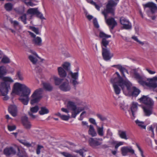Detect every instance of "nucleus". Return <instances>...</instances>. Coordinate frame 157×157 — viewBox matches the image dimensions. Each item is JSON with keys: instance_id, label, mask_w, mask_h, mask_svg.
Segmentation results:
<instances>
[{"instance_id": "obj_64", "label": "nucleus", "mask_w": 157, "mask_h": 157, "mask_svg": "<svg viewBox=\"0 0 157 157\" xmlns=\"http://www.w3.org/2000/svg\"><path fill=\"white\" fill-rule=\"evenodd\" d=\"M25 4L27 5H29L31 6H33L34 5L33 3L31 2L30 1L28 2H26V1H24Z\"/></svg>"}, {"instance_id": "obj_55", "label": "nucleus", "mask_w": 157, "mask_h": 157, "mask_svg": "<svg viewBox=\"0 0 157 157\" xmlns=\"http://www.w3.org/2000/svg\"><path fill=\"white\" fill-rule=\"evenodd\" d=\"M93 24L94 26L96 28H98L99 27V25L97 19L96 18H94L93 20Z\"/></svg>"}, {"instance_id": "obj_42", "label": "nucleus", "mask_w": 157, "mask_h": 157, "mask_svg": "<svg viewBox=\"0 0 157 157\" xmlns=\"http://www.w3.org/2000/svg\"><path fill=\"white\" fill-rule=\"evenodd\" d=\"M29 28L36 34H40V33L39 29L38 28H36L33 26H30Z\"/></svg>"}, {"instance_id": "obj_50", "label": "nucleus", "mask_w": 157, "mask_h": 157, "mask_svg": "<svg viewBox=\"0 0 157 157\" xmlns=\"http://www.w3.org/2000/svg\"><path fill=\"white\" fill-rule=\"evenodd\" d=\"M16 11L18 13L20 14H22L24 12V10L23 8L22 7L16 10Z\"/></svg>"}, {"instance_id": "obj_21", "label": "nucleus", "mask_w": 157, "mask_h": 157, "mask_svg": "<svg viewBox=\"0 0 157 157\" xmlns=\"http://www.w3.org/2000/svg\"><path fill=\"white\" fill-rule=\"evenodd\" d=\"M146 7L150 8L151 13L153 14L157 10V6L156 4L153 2H149L146 4L145 5Z\"/></svg>"}, {"instance_id": "obj_11", "label": "nucleus", "mask_w": 157, "mask_h": 157, "mask_svg": "<svg viewBox=\"0 0 157 157\" xmlns=\"http://www.w3.org/2000/svg\"><path fill=\"white\" fill-rule=\"evenodd\" d=\"M69 75L71 77V79L70 80V83L72 84L74 86L79 83V82L77 81L78 77V72L73 73L70 71Z\"/></svg>"}, {"instance_id": "obj_57", "label": "nucleus", "mask_w": 157, "mask_h": 157, "mask_svg": "<svg viewBox=\"0 0 157 157\" xmlns=\"http://www.w3.org/2000/svg\"><path fill=\"white\" fill-rule=\"evenodd\" d=\"M124 142H119L118 143H117L116 144H115L116 145L115 146V149L117 150L118 147L121 145H123L124 144Z\"/></svg>"}, {"instance_id": "obj_27", "label": "nucleus", "mask_w": 157, "mask_h": 157, "mask_svg": "<svg viewBox=\"0 0 157 157\" xmlns=\"http://www.w3.org/2000/svg\"><path fill=\"white\" fill-rule=\"evenodd\" d=\"M37 58H40V57H37L35 56L30 55L29 56L28 59L33 64H36L38 61Z\"/></svg>"}, {"instance_id": "obj_20", "label": "nucleus", "mask_w": 157, "mask_h": 157, "mask_svg": "<svg viewBox=\"0 0 157 157\" xmlns=\"http://www.w3.org/2000/svg\"><path fill=\"white\" fill-rule=\"evenodd\" d=\"M116 74L117 75V77L114 78H112L110 79V82H118L120 84L122 85V82H125L127 79L124 80L123 78L120 76L119 73L117 72H116Z\"/></svg>"}, {"instance_id": "obj_3", "label": "nucleus", "mask_w": 157, "mask_h": 157, "mask_svg": "<svg viewBox=\"0 0 157 157\" xmlns=\"http://www.w3.org/2000/svg\"><path fill=\"white\" fill-rule=\"evenodd\" d=\"M133 74L135 78L138 80V82L140 85L154 88L157 87V84L155 82L157 81V77L147 78L144 76L140 75L136 69L133 70Z\"/></svg>"}, {"instance_id": "obj_36", "label": "nucleus", "mask_w": 157, "mask_h": 157, "mask_svg": "<svg viewBox=\"0 0 157 157\" xmlns=\"http://www.w3.org/2000/svg\"><path fill=\"white\" fill-rule=\"evenodd\" d=\"M1 62L4 64L8 63L10 62V60L8 57L4 56L2 58Z\"/></svg>"}, {"instance_id": "obj_14", "label": "nucleus", "mask_w": 157, "mask_h": 157, "mask_svg": "<svg viewBox=\"0 0 157 157\" xmlns=\"http://www.w3.org/2000/svg\"><path fill=\"white\" fill-rule=\"evenodd\" d=\"M121 151L123 156L127 155L128 153H129L132 155L135 154L134 150L131 146L123 147L121 149Z\"/></svg>"}, {"instance_id": "obj_15", "label": "nucleus", "mask_w": 157, "mask_h": 157, "mask_svg": "<svg viewBox=\"0 0 157 157\" xmlns=\"http://www.w3.org/2000/svg\"><path fill=\"white\" fill-rule=\"evenodd\" d=\"M21 121L23 125L26 129H30L32 125L30 122L29 121L27 116H22L21 117Z\"/></svg>"}, {"instance_id": "obj_6", "label": "nucleus", "mask_w": 157, "mask_h": 157, "mask_svg": "<svg viewBox=\"0 0 157 157\" xmlns=\"http://www.w3.org/2000/svg\"><path fill=\"white\" fill-rule=\"evenodd\" d=\"M109 41L105 38H102L101 43L102 48V55L103 58L105 61L110 60L113 56V54L110 53V50L107 48Z\"/></svg>"}, {"instance_id": "obj_5", "label": "nucleus", "mask_w": 157, "mask_h": 157, "mask_svg": "<svg viewBox=\"0 0 157 157\" xmlns=\"http://www.w3.org/2000/svg\"><path fill=\"white\" fill-rule=\"evenodd\" d=\"M4 82L0 84V96H5L7 95L9 91L11 90L10 82L13 80L10 77H5L3 78Z\"/></svg>"}, {"instance_id": "obj_29", "label": "nucleus", "mask_w": 157, "mask_h": 157, "mask_svg": "<svg viewBox=\"0 0 157 157\" xmlns=\"http://www.w3.org/2000/svg\"><path fill=\"white\" fill-rule=\"evenodd\" d=\"M113 67H115L117 69H119L121 73L123 75L124 77H125V75L124 74V72L125 70V68L124 67H123L122 66L120 65H114L113 66Z\"/></svg>"}, {"instance_id": "obj_38", "label": "nucleus", "mask_w": 157, "mask_h": 157, "mask_svg": "<svg viewBox=\"0 0 157 157\" xmlns=\"http://www.w3.org/2000/svg\"><path fill=\"white\" fill-rule=\"evenodd\" d=\"M37 10V8H30L28 10L27 13L31 15L36 14Z\"/></svg>"}, {"instance_id": "obj_48", "label": "nucleus", "mask_w": 157, "mask_h": 157, "mask_svg": "<svg viewBox=\"0 0 157 157\" xmlns=\"http://www.w3.org/2000/svg\"><path fill=\"white\" fill-rule=\"evenodd\" d=\"M20 142L22 144H24V145L28 147H30L31 146V144H30L28 142L25 140H21L20 141Z\"/></svg>"}, {"instance_id": "obj_62", "label": "nucleus", "mask_w": 157, "mask_h": 157, "mask_svg": "<svg viewBox=\"0 0 157 157\" xmlns=\"http://www.w3.org/2000/svg\"><path fill=\"white\" fill-rule=\"evenodd\" d=\"M107 135L112 136L113 135L112 132L110 131L109 129H108L107 131Z\"/></svg>"}, {"instance_id": "obj_22", "label": "nucleus", "mask_w": 157, "mask_h": 157, "mask_svg": "<svg viewBox=\"0 0 157 157\" xmlns=\"http://www.w3.org/2000/svg\"><path fill=\"white\" fill-rule=\"evenodd\" d=\"M39 110V107L38 106H35L34 107L31 108L30 109V111L28 112V114L29 116L33 119L36 118L35 115L33 114V113H36Z\"/></svg>"}, {"instance_id": "obj_49", "label": "nucleus", "mask_w": 157, "mask_h": 157, "mask_svg": "<svg viewBox=\"0 0 157 157\" xmlns=\"http://www.w3.org/2000/svg\"><path fill=\"white\" fill-rule=\"evenodd\" d=\"M96 116L101 121H104L106 119V118L105 117L100 114H97Z\"/></svg>"}, {"instance_id": "obj_18", "label": "nucleus", "mask_w": 157, "mask_h": 157, "mask_svg": "<svg viewBox=\"0 0 157 157\" xmlns=\"http://www.w3.org/2000/svg\"><path fill=\"white\" fill-rule=\"evenodd\" d=\"M59 88L61 90L64 91H69L71 89V87L68 80L63 82L60 85Z\"/></svg>"}, {"instance_id": "obj_30", "label": "nucleus", "mask_w": 157, "mask_h": 157, "mask_svg": "<svg viewBox=\"0 0 157 157\" xmlns=\"http://www.w3.org/2000/svg\"><path fill=\"white\" fill-rule=\"evenodd\" d=\"M49 112V110L45 107H42L40 108V110L39 111V113L40 115H43L48 113Z\"/></svg>"}, {"instance_id": "obj_12", "label": "nucleus", "mask_w": 157, "mask_h": 157, "mask_svg": "<svg viewBox=\"0 0 157 157\" xmlns=\"http://www.w3.org/2000/svg\"><path fill=\"white\" fill-rule=\"evenodd\" d=\"M121 24L123 25V28L126 29H130L132 26L131 23L126 18L121 17L120 19Z\"/></svg>"}, {"instance_id": "obj_24", "label": "nucleus", "mask_w": 157, "mask_h": 157, "mask_svg": "<svg viewBox=\"0 0 157 157\" xmlns=\"http://www.w3.org/2000/svg\"><path fill=\"white\" fill-rule=\"evenodd\" d=\"M96 127L97 132L98 135L101 137L103 136L104 134L103 124H102L101 127L98 125Z\"/></svg>"}, {"instance_id": "obj_10", "label": "nucleus", "mask_w": 157, "mask_h": 157, "mask_svg": "<svg viewBox=\"0 0 157 157\" xmlns=\"http://www.w3.org/2000/svg\"><path fill=\"white\" fill-rule=\"evenodd\" d=\"M30 35L33 38L32 40V43L34 45L41 46L42 45V39L39 36H36V35L33 33L28 31Z\"/></svg>"}, {"instance_id": "obj_28", "label": "nucleus", "mask_w": 157, "mask_h": 157, "mask_svg": "<svg viewBox=\"0 0 157 157\" xmlns=\"http://www.w3.org/2000/svg\"><path fill=\"white\" fill-rule=\"evenodd\" d=\"M118 134L119 136L122 139L125 140H127L128 139V138L127 136L126 132V131L119 130L118 131Z\"/></svg>"}, {"instance_id": "obj_32", "label": "nucleus", "mask_w": 157, "mask_h": 157, "mask_svg": "<svg viewBox=\"0 0 157 157\" xmlns=\"http://www.w3.org/2000/svg\"><path fill=\"white\" fill-rule=\"evenodd\" d=\"M22 73L20 71H18L17 72L16 75V77L18 80L23 81L24 80V78L23 76Z\"/></svg>"}, {"instance_id": "obj_40", "label": "nucleus", "mask_w": 157, "mask_h": 157, "mask_svg": "<svg viewBox=\"0 0 157 157\" xmlns=\"http://www.w3.org/2000/svg\"><path fill=\"white\" fill-rule=\"evenodd\" d=\"M133 90L132 92V95L133 96L136 97L139 94L140 91L136 87H134Z\"/></svg>"}, {"instance_id": "obj_43", "label": "nucleus", "mask_w": 157, "mask_h": 157, "mask_svg": "<svg viewBox=\"0 0 157 157\" xmlns=\"http://www.w3.org/2000/svg\"><path fill=\"white\" fill-rule=\"evenodd\" d=\"M99 36L101 38H110L111 36L110 35H108L106 34L103 32H100L99 34Z\"/></svg>"}, {"instance_id": "obj_51", "label": "nucleus", "mask_w": 157, "mask_h": 157, "mask_svg": "<svg viewBox=\"0 0 157 157\" xmlns=\"http://www.w3.org/2000/svg\"><path fill=\"white\" fill-rule=\"evenodd\" d=\"M10 21L11 23L13 24L14 27L18 26L19 25V23L16 21H13L12 20H10Z\"/></svg>"}, {"instance_id": "obj_47", "label": "nucleus", "mask_w": 157, "mask_h": 157, "mask_svg": "<svg viewBox=\"0 0 157 157\" xmlns=\"http://www.w3.org/2000/svg\"><path fill=\"white\" fill-rule=\"evenodd\" d=\"M93 3L92 5H94L95 6V8L98 10L99 11L100 10V8L101 7V4H97V3L94 2H92Z\"/></svg>"}, {"instance_id": "obj_56", "label": "nucleus", "mask_w": 157, "mask_h": 157, "mask_svg": "<svg viewBox=\"0 0 157 157\" xmlns=\"http://www.w3.org/2000/svg\"><path fill=\"white\" fill-rule=\"evenodd\" d=\"M60 118L63 120L68 121L70 118V116L65 115H63L60 116Z\"/></svg>"}, {"instance_id": "obj_7", "label": "nucleus", "mask_w": 157, "mask_h": 157, "mask_svg": "<svg viewBox=\"0 0 157 157\" xmlns=\"http://www.w3.org/2000/svg\"><path fill=\"white\" fill-rule=\"evenodd\" d=\"M67 107L68 109L71 111V117L73 118H75L76 116L81 111L88 109V108L86 106L77 107L75 103L71 101H68Z\"/></svg>"}, {"instance_id": "obj_2", "label": "nucleus", "mask_w": 157, "mask_h": 157, "mask_svg": "<svg viewBox=\"0 0 157 157\" xmlns=\"http://www.w3.org/2000/svg\"><path fill=\"white\" fill-rule=\"evenodd\" d=\"M117 3L113 0H110L106 5V9L102 11L101 13L105 17V22L109 26L111 30L113 29L117 25V23L113 17L107 18L108 14L110 13L112 15L114 14L115 7L116 6Z\"/></svg>"}, {"instance_id": "obj_34", "label": "nucleus", "mask_w": 157, "mask_h": 157, "mask_svg": "<svg viewBox=\"0 0 157 157\" xmlns=\"http://www.w3.org/2000/svg\"><path fill=\"white\" fill-rule=\"evenodd\" d=\"M54 79L55 84L56 85H59L64 80L63 78H59L55 76L54 77Z\"/></svg>"}, {"instance_id": "obj_19", "label": "nucleus", "mask_w": 157, "mask_h": 157, "mask_svg": "<svg viewBox=\"0 0 157 157\" xmlns=\"http://www.w3.org/2000/svg\"><path fill=\"white\" fill-rule=\"evenodd\" d=\"M4 153L6 156L14 155L16 153V150L13 147H10L5 148L4 150Z\"/></svg>"}, {"instance_id": "obj_58", "label": "nucleus", "mask_w": 157, "mask_h": 157, "mask_svg": "<svg viewBox=\"0 0 157 157\" xmlns=\"http://www.w3.org/2000/svg\"><path fill=\"white\" fill-rule=\"evenodd\" d=\"M89 121L92 124H94L96 126L97 125L95 120L93 118H90L89 119Z\"/></svg>"}, {"instance_id": "obj_45", "label": "nucleus", "mask_w": 157, "mask_h": 157, "mask_svg": "<svg viewBox=\"0 0 157 157\" xmlns=\"http://www.w3.org/2000/svg\"><path fill=\"white\" fill-rule=\"evenodd\" d=\"M20 18L25 24H26V14H24L20 17Z\"/></svg>"}, {"instance_id": "obj_26", "label": "nucleus", "mask_w": 157, "mask_h": 157, "mask_svg": "<svg viewBox=\"0 0 157 157\" xmlns=\"http://www.w3.org/2000/svg\"><path fill=\"white\" fill-rule=\"evenodd\" d=\"M89 127V128L88 130L89 134L93 137L96 136L97 135V134L93 125H90Z\"/></svg>"}, {"instance_id": "obj_52", "label": "nucleus", "mask_w": 157, "mask_h": 157, "mask_svg": "<svg viewBox=\"0 0 157 157\" xmlns=\"http://www.w3.org/2000/svg\"><path fill=\"white\" fill-rule=\"evenodd\" d=\"M37 16L40 18L41 19H44L45 18L43 16V15L41 13L39 12L38 10L37 11V12L36 13V14Z\"/></svg>"}, {"instance_id": "obj_17", "label": "nucleus", "mask_w": 157, "mask_h": 157, "mask_svg": "<svg viewBox=\"0 0 157 157\" xmlns=\"http://www.w3.org/2000/svg\"><path fill=\"white\" fill-rule=\"evenodd\" d=\"M9 113L13 117L17 116V109L16 105L13 104L10 105L8 108Z\"/></svg>"}, {"instance_id": "obj_37", "label": "nucleus", "mask_w": 157, "mask_h": 157, "mask_svg": "<svg viewBox=\"0 0 157 157\" xmlns=\"http://www.w3.org/2000/svg\"><path fill=\"white\" fill-rule=\"evenodd\" d=\"M62 66L65 70L68 71L70 69V63L68 62H64L62 65Z\"/></svg>"}, {"instance_id": "obj_13", "label": "nucleus", "mask_w": 157, "mask_h": 157, "mask_svg": "<svg viewBox=\"0 0 157 157\" xmlns=\"http://www.w3.org/2000/svg\"><path fill=\"white\" fill-rule=\"evenodd\" d=\"M139 100L141 102L146 105L148 106L154 105V101L148 96L143 95Z\"/></svg>"}, {"instance_id": "obj_44", "label": "nucleus", "mask_w": 157, "mask_h": 157, "mask_svg": "<svg viewBox=\"0 0 157 157\" xmlns=\"http://www.w3.org/2000/svg\"><path fill=\"white\" fill-rule=\"evenodd\" d=\"M61 154L65 157H77L75 155H72L69 153L66 152H61Z\"/></svg>"}, {"instance_id": "obj_39", "label": "nucleus", "mask_w": 157, "mask_h": 157, "mask_svg": "<svg viewBox=\"0 0 157 157\" xmlns=\"http://www.w3.org/2000/svg\"><path fill=\"white\" fill-rule=\"evenodd\" d=\"M17 149L18 152L17 153V155L18 157H25L26 156L25 152L23 150H20L19 148L18 147Z\"/></svg>"}, {"instance_id": "obj_23", "label": "nucleus", "mask_w": 157, "mask_h": 157, "mask_svg": "<svg viewBox=\"0 0 157 157\" xmlns=\"http://www.w3.org/2000/svg\"><path fill=\"white\" fill-rule=\"evenodd\" d=\"M137 104L136 103H133L131 107V110L132 113V116L131 118L134 119L135 117V112L137 111Z\"/></svg>"}, {"instance_id": "obj_4", "label": "nucleus", "mask_w": 157, "mask_h": 157, "mask_svg": "<svg viewBox=\"0 0 157 157\" xmlns=\"http://www.w3.org/2000/svg\"><path fill=\"white\" fill-rule=\"evenodd\" d=\"M111 82L113 84L114 91L116 94L119 95L120 93L121 89L120 87H121L124 93H131L132 84L128 80H126V81L123 82L122 85L120 84L118 82Z\"/></svg>"}, {"instance_id": "obj_9", "label": "nucleus", "mask_w": 157, "mask_h": 157, "mask_svg": "<svg viewBox=\"0 0 157 157\" xmlns=\"http://www.w3.org/2000/svg\"><path fill=\"white\" fill-rule=\"evenodd\" d=\"M103 139L101 138H90L88 140L89 145L93 148H96L102 144Z\"/></svg>"}, {"instance_id": "obj_41", "label": "nucleus", "mask_w": 157, "mask_h": 157, "mask_svg": "<svg viewBox=\"0 0 157 157\" xmlns=\"http://www.w3.org/2000/svg\"><path fill=\"white\" fill-rule=\"evenodd\" d=\"M6 73V69H4L2 67H0V78H2Z\"/></svg>"}, {"instance_id": "obj_53", "label": "nucleus", "mask_w": 157, "mask_h": 157, "mask_svg": "<svg viewBox=\"0 0 157 157\" xmlns=\"http://www.w3.org/2000/svg\"><path fill=\"white\" fill-rule=\"evenodd\" d=\"M8 128L9 131H12L16 129V126L15 125H8Z\"/></svg>"}, {"instance_id": "obj_46", "label": "nucleus", "mask_w": 157, "mask_h": 157, "mask_svg": "<svg viewBox=\"0 0 157 157\" xmlns=\"http://www.w3.org/2000/svg\"><path fill=\"white\" fill-rule=\"evenodd\" d=\"M44 148V147L42 145H38L36 149V153L37 155H39L40 153V150Z\"/></svg>"}, {"instance_id": "obj_1", "label": "nucleus", "mask_w": 157, "mask_h": 157, "mask_svg": "<svg viewBox=\"0 0 157 157\" xmlns=\"http://www.w3.org/2000/svg\"><path fill=\"white\" fill-rule=\"evenodd\" d=\"M31 91V90L25 85L16 82L14 85L11 94H18L20 92H21L18 99L23 104L26 105L29 101V96Z\"/></svg>"}, {"instance_id": "obj_16", "label": "nucleus", "mask_w": 157, "mask_h": 157, "mask_svg": "<svg viewBox=\"0 0 157 157\" xmlns=\"http://www.w3.org/2000/svg\"><path fill=\"white\" fill-rule=\"evenodd\" d=\"M153 105H149V106L143 107V108L144 115L147 117L149 116L153 113Z\"/></svg>"}, {"instance_id": "obj_60", "label": "nucleus", "mask_w": 157, "mask_h": 157, "mask_svg": "<svg viewBox=\"0 0 157 157\" xmlns=\"http://www.w3.org/2000/svg\"><path fill=\"white\" fill-rule=\"evenodd\" d=\"M108 143L111 145H115L116 144L117 142L113 139H111L108 141Z\"/></svg>"}, {"instance_id": "obj_61", "label": "nucleus", "mask_w": 157, "mask_h": 157, "mask_svg": "<svg viewBox=\"0 0 157 157\" xmlns=\"http://www.w3.org/2000/svg\"><path fill=\"white\" fill-rule=\"evenodd\" d=\"M120 106L121 109L123 110H124L125 109L127 108L126 106H124V103L123 102L121 103L120 104Z\"/></svg>"}, {"instance_id": "obj_25", "label": "nucleus", "mask_w": 157, "mask_h": 157, "mask_svg": "<svg viewBox=\"0 0 157 157\" xmlns=\"http://www.w3.org/2000/svg\"><path fill=\"white\" fill-rule=\"evenodd\" d=\"M58 71L59 75L60 77L64 78L66 77L67 73L62 67H58Z\"/></svg>"}, {"instance_id": "obj_8", "label": "nucleus", "mask_w": 157, "mask_h": 157, "mask_svg": "<svg viewBox=\"0 0 157 157\" xmlns=\"http://www.w3.org/2000/svg\"><path fill=\"white\" fill-rule=\"evenodd\" d=\"M43 92V89L39 88L36 90L31 96L30 103L33 105L38 102L42 97L41 94Z\"/></svg>"}, {"instance_id": "obj_59", "label": "nucleus", "mask_w": 157, "mask_h": 157, "mask_svg": "<svg viewBox=\"0 0 157 157\" xmlns=\"http://www.w3.org/2000/svg\"><path fill=\"white\" fill-rule=\"evenodd\" d=\"M75 152L77 153H79L80 155L82 156V157H84L83 155V151L82 149H80L78 150H76Z\"/></svg>"}, {"instance_id": "obj_31", "label": "nucleus", "mask_w": 157, "mask_h": 157, "mask_svg": "<svg viewBox=\"0 0 157 157\" xmlns=\"http://www.w3.org/2000/svg\"><path fill=\"white\" fill-rule=\"evenodd\" d=\"M135 122L136 125L140 128L142 129H145L146 126L144 125V122L141 121L137 120L135 121Z\"/></svg>"}, {"instance_id": "obj_54", "label": "nucleus", "mask_w": 157, "mask_h": 157, "mask_svg": "<svg viewBox=\"0 0 157 157\" xmlns=\"http://www.w3.org/2000/svg\"><path fill=\"white\" fill-rule=\"evenodd\" d=\"M132 38L135 41H136L137 42H138L140 44H141L142 45H143L144 44V43L138 40L137 37L136 36H134L132 37Z\"/></svg>"}, {"instance_id": "obj_33", "label": "nucleus", "mask_w": 157, "mask_h": 157, "mask_svg": "<svg viewBox=\"0 0 157 157\" xmlns=\"http://www.w3.org/2000/svg\"><path fill=\"white\" fill-rule=\"evenodd\" d=\"M43 86L45 89L48 91H51L53 89L52 86L49 83H44Z\"/></svg>"}, {"instance_id": "obj_35", "label": "nucleus", "mask_w": 157, "mask_h": 157, "mask_svg": "<svg viewBox=\"0 0 157 157\" xmlns=\"http://www.w3.org/2000/svg\"><path fill=\"white\" fill-rule=\"evenodd\" d=\"M13 5L10 3H8L5 5L4 7L6 10L9 11L12 10L13 9Z\"/></svg>"}, {"instance_id": "obj_63", "label": "nucleus", "mask_w": 157, "mask_h": 157, "mask_svg": "<svg viewBox=\"0 0 157 157\" xmlns=\"http://www.w3.org/2000/svg\"><path fill=\"white\" fill-rule=\"evenodd\" d=\"M30 52L32 54V55H33V56H36L37 57H38V55L36 53V52H35V51H34L33 50H30Z\"/></svg>"}]
</instances>
